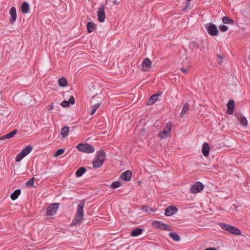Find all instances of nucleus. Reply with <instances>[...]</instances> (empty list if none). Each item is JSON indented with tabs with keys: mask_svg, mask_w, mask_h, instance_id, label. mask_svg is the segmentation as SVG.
I'll return each instance as SVG.
<instances>
[{
	"mask_svg": "<svg viewBox=\"0 0 250 250\" xmlns=\"http://www.w3.org/2000/svg\"><path fill=\"white\" fill-rule=\"evenodd\" d=\"M84 204V201H82L79 203L76 214L72 222L71 226H76L77 224L81 223L84 215L83 208Z\"/></svg>",
	"mask_w": 250,
	"mask_h": 250,
	"instance_id": "f257e3e1",
	"label": "nucleus"
},
{
	"mask_svg": "<svg viewBox=\"0 0 250 250\" xmlns=\"http://www.w3.org/2000/svg\"><path fill=\"white\" fill-rule=\"evenodd\" d=\"M219 225L223 229L229 231L232 234L235 235H241V231L240 229L234 226L224 223H220Z\"/></svg>",
	"mask_w": 250,
	"mask_h": 250,
	"instance_id": "f03ea898",
	"label": "nucleus"
},
{
	"mask_svg": "<svg viewBox=\"0 0 250 250\" xmlns=\"http://www.w3.org/2000/svg\"><path fill=\"white\" fill-rule=\"evenodd\" d=\"M105 160V153L103 151H99L95 159L93 160L92 164L94 168L101 167Z\"/></svg>",
	"mask_w": 250,
	"mask_h": 250,
	"instance_id": "7ed1b4c3",
	"label": "nucleus"
},
{
	"mask_svg": "<svg viewBox=\"0 0 250 250\" xmlns=\"http://www.w3.org/2000/svg\"><path fill=\"white\" fill-rule=\"evenodd\" d=\"M76 148L80 151L87 153H93L95 150L94 147L92 145L88 144H80L77 145Z\"/></svg>",
	"mask_w": 250,
	"mask_h": 250,
	"instance_id": "20e7f679",
	"label": "nucleus"
},
{
	"mask_svg": "<svg viewBox=\"0 0 250 250\" xmlns=\"http://www.w3.org/2000/svg\"><path fill=\"white\" fill-rule=\"evenodd\" d=\"M32 149L33 147L31 146H26L16 157V161L17 162L21 161L32 151Z\"/></svg>",
	"mask_w": 250,
	"mask_h": 250,
	"instance_id": "39448f33",
	"label": "nucleus"
},
{
	"mask_svg": "<svg viewBox=\"0 0 250 250\" xmlns=\"http://www.w3.org/2000/svg\"><path fill=\"white\" fill-rule=\"evenodd\" d=\"M172 127V124L171 122L167 123L163 131L160 132L158 136L161 139H166L167 138L170 134Z\"/></svg>",
	"mask_w": 250,
	"mask_h": 250,
	"instance_id": "423d86ee",
	"label": "nucleus"
},
{
	"mask_svg": "<svg viewBox=\"0 0 250 250\" xmlns=\"http://www.w3.org/2000/svg\"><path fill=\"white\" fill-rule=\"evenodd\" d=\"M152 226L156 229H163L166 231H171V228L160 221H155L152 222Z\"/></svg>",
	"mask_w": 250,
	"mask_h": 250,
	"instance_id": "0eeeda50",
	"label": "nucleus"
},
{
	"mask_svg": "<svg viewBox=\"0 0 250 250\" xmlns=\"http://www.w3.org/2000/svg\"><path fill=\"white\" fill-rule=\"evenodd\" d=\"M58 208V203H55L52 204L47 208L46 215L47 216L54 215L57 212Z\"/></svg>",
	"mask_w": 250,
	"mask_h": 250,
	"instance_id": "6e6552de",
	"label": "nucleus"
},
{
	"mask_svg": "<svg viewBox=\"0 0 250 250\" xmlns=\"http://www.w3.org/2000/svg\"><path fill=\"white\" fill-rule=\"evenodd\" d=\"M206 28L208 33L211 36H216L218 31L217 27L212 23H208L206 25Z\"/></svg>",
	"mask_w": 250,
	"mask_h": 250,
	"instance_id": "1a4fd4ad",
	"label": "nucleus"
},
{
	"mask_svg": "<svg viewBox=\"0 0 250 250\" xmlns=\"http://www.w3.org/2000/svg\"><path fill=\"white\" fill-rule=\"evenodd\" d=\"M104 5L102 4L99 7L97 11V17L98 20L101 22H103L105 20V15L104 13Z\"/></svg>",
	"mask_w": 250,
	"mask_h": 250,
	"instance_id": "9d476101",
	"label": "nucleus"
},
{
	"mask_svg": "<svg viewBox=\"0 0 250 250\" xmlns=\"http://www.w3.org/2000/svg\"><path fill=\"white\" fill-rule=\"evenodd\" d=\"M204 187V185L202 183L197 182L190 188V191L193 193H197L201 192L203 189Z\"/></svg>",
	"mask_w": 250,
	"mask_h": 250,
	"instance_id": "9b49d317",
	"label": "nucleus"
},
{
	"mask_svg": "<svg viewBox=\"0 0 250 250\" xmlns=\"http://www.w3.org/2000/svg\"><path fill=\"white\" fill-rule=\"evenodd\" d=\"M151 62L147 58L145 59L142 63V71L146 72L148 71L151 67Z\"/></svg>",
	"mask_w": 250,
	"mask_h": 250,
	"instance_id": "f8f14e48",
	"label": "nucleus"
},
{
	"mask_svg": "<svg viewBox=\"0 0 250 250\" xmlns=\"http://www.w3.org/2000/svg\"><path fill=\"white\" fill-rule=\"evenodd\" d=\"M178 211L177 208L174 206H169L165 209V214L167 216H170L175 214Z\"/></svg>",
	"mask_w": 250,
	"mask_h": 250,
	"instance_id": "ddd939ff",
	"label": "nucleus"
},
{
	"mask_svg": "<svg viewBox=\"0 0 250 250\" xmlns=\"http://www.w3.org/2000/svg\"><path fill=\"white\" fill-rule=\"evenodd\" d=\"M9 14L10 15L9 22L10 23L13 24L17 19V12L15 7H12L11 8Z\"/></svg>",
	"mask_w": 250,
	"mask_h": 250,
	"instance_id": "4468645a",
	"label": "nucleus"
},
{
	"mask_svg": "<svg viewBox=\"0 0 250 250\" xmlns=\"http://www.w3.org/2000/svg\"><path fill=\"white\" fill-rule=\"evenodd\" d=\"M235 116L236 118L243 126H246L248 125V121L246 118L240 113H236Z\"/></svg>",
	"mask_w": 250,
	"mask_h": 250,
	"instance_id": "2eb2a0df",
	"label": "nucleus"
},
{
	"mask_svg": "<svg viewBox=\"0 0 250 250\" xmlns=\"http://www.w3.org/2000/svg\"><path fill=\"white\" fill-rule=\"evenodd\" d=\"M210 149V148L208 143H204L203 145L202 152L205 157L208 156Z\"/></svg>",
	"mask_w": 250,
	"mask_h": 250,
	"instance_id": "dca6fc26",
	"label": "nucleus"
},
{
	"mask_svg": "<svg viewBox=\"0 0 250 250\" xmlns=\"http://www.w3.org/2000/svg\"><path fill=\"white\" fill-rule=\"evenodd\" d=\"M132 176V173L129 170H127L122 173L121 178L125 181H128L130 180Z\"/></svg>",
	"mask_w": 250,
	"mask_h": 250,
	"instance_id": "f3484780",
	"label": "nucleus"
},
{
	"mask_svg": "<svg viewBox=\"0 0 250 250\" xmlns=\"http://www.w3.org/2000/svg\"><path fill=\"white\" fill-rule=\"evenodd\" d=\"M234 102L232 100L229 101L227 104L228 113L229 114H232L234 108Z\"/></svg>",
	"mask_w": 250,
	"mask_h": 250,
	"instance_id": "a211bd4d",
	"label": "nucleus"
},
{
	"mask_svg": "<svg viewBox=\"0 0 250 250\" xmlns=\"http://www.w3.org/2000/svg\"><path fill=\"white\" fill-rule=\"evenodd\" d=\"M17 130H14L13 131L8 133L6 135L0 137V140L2 141L5 139H10L13 137L17 133Z\"/></svg>",
	"mask_w": 250,
	"mask_h": 250,
	"instance_id": "6ab92c4d",
	"label": "nucleus"
},
{
	"mask_svg": "<svg viewBox=\"0 0 250 250\" xmlns=\"http://www.w3.org/2000/svg\"><path fill=\"white\" fill-rule=\"evenodd\" d=\"M29 5L27 2H23L21 5V11L24 14H27L29 11Z\"/></svg>",
	"mask_w": 250,
	"mask_h": 250,
	"instance_id": "aec40b11",
	"label": "nucleus"
},
{
	"mask_svg": "<svg viewBox=\"0 0 250 250\" xmlns=\"http://www.w3.org/2000/svg\"><path fill=\"white\" fill-rule=\"evenodd\" d=\"M160 94H154L152 95L149 99L147 104V105H152L153 104L157 101L158 96Z\"/></svg>",
	"mask_w": 250,
	"mask_h": 250,
	"instance_id": "412c9836",
	"label": "nucleus"
},
{
	"mask_svg": "<svg viewBox=\"0 0 250 250\" xmlns=\"http://www.w3.org/2000/svg\"><path fill=\"white\" fill-rule=\"evenodd\" d=\"M86 26L88 32L91 33L95 29L96 25L93 22H88Z\"/></svg>",
	"mask_w": 250,
	"mask_h": 250,
	"instance_id": "4be33fe9",
	"label": "nucleus"
},
{
	"mask_svg": "<svg viewBox=\"0 0 250 250\" xmlns=\"http://www.w3.org/2000/svg\"><path fill=\"white\" fill-rule=\"evenodd\" d=\"M189 105L188 103H186L184 104L182 111L180 113V117L183 118L184 115L188 112L189 109Z\"/></svg>",
	"mask_w": 250,
	"mask_h": 250,
	"instance_id": "5701e85b",
	"label": "nucleus"
},
{
	"mask_svg": "<svg viewBox=\"0 0 250 250\" xmlns=\"http://www.w3.org/2000/svg\"><path fill=\"white\" fill-rule=\"evenodd\" d=\"M142 232H143V229H141L140 228H137V229H133L131 231L130 235L132 236L135 237V236H137L140 235L141 234H142Z\"/></svg>",
	"mask_w": 250,
	"mask_h": 250,
	"instance_id": "b1692460",
	"label": "nucleus"
},
{
	"mask_svg": "<svg viewBox=\"0 0 250 250\" xmlns=\"http://www.w3.org/2000/svg\"><path fill=\"white\" fill-rule=\"evenodd\" d=\"M58 83L61 87H66L67 85V81L64 77H62L58 80Z\"/></svg>",
	"mask_w": 250,
	"mask_h": 250,
	"instance_id": "393cba45",
	"label": "nucleus"
},
{
	"mask_svg": "<svg viewBox=\"0 0 250 250\" xmlns=\"http://www.w3.org/2000/svg\"><path fill=\"white\" fill-rule=\"evenodd\" d=\"M69 130V128L68 126L63 127L61 130V135L63 138H65L67 135Z\"/></svg>",
	"mask_w": 250,
	"mask_h": 250,
	"instance_id": "a878e982",
	"label": "nucleus"
},
{
	"mask_svg": "<svg viewBox=\"0 0 250 250\" xmlns=\"http://www.w3.org/2000/svg\"><path fill=\"white\" fill-rule=\"evenodd\" d=\"M169 235L175 241L180 240V236L175 232H170L169 233Z\"/></svg>",
	"mask_w": 250,
	"mask_h": 250,
	"instance_id": "bb28decb",
	"label": "nucleus"
},
{
	"mask_svg": "<svg viewBox=\"0 0 250 250\" xmlns=\"http://www.w3.org/2000/svg\"><path fill=\"white\" fill-rule=\"evenodd\" d=\"M86 169L83 167L79 168L76 172V175L78 177H81L85 172Z\"/></svg>",
	"mask_w": 250,
	"mask_h": 250,
	"instance_id": "cd10ccee",
	"label": "nucleus"
},
{
	"mask_svg": "<svg viewBox=\"0 0 250 250\" xmlns=\"http://www.w3.org/2000/svg\"><path fill=\"white\" fill-rule=\"evenodd\" d=\"M21 190L17 189L11 195V198L12 200H16L19 195L21 194Z\"/></svg>",
	"mask_w": 250,
	"mask_h": 250,
	"instance_id": "c85d7f7f",
	"label": "nucleus"
},
{
	"mask_svg": "<svg viewBox=\"0 0 250 250\" xmlns=\"http://www.w3.org/2000/svg\"><path fill=\"white\" fill-rule=\"evenodd\" d=\"M222 21L225 24H233V21L227 16L224 17L222 18Z\"/></svg>",
	"mask_w": 250,
	"mask_h": 250,
	"instance_id": "c756f323",
	"label": "nucleus"
},
{
	"mask_svg": "<svg viewBox=\"0 0 250 250\" xmlns=\"http://www.w3.org/2000/svg\"><path fill=\"white\" fill-rule=\"evenodd\" d=\"M34 180H35V178H32L31 180L27 181L26 183V186L27 187H34Z\"/></svg>",
	"mask_w": 250,
	"mask_h": 250,
	"instance_id": "7c9ffc66",
	"label": "nucleus"
},
{
	"mask_svg": "<svg viewBox=\"0 0 250 250\" xmlns=\"http://www.w3.org/2000/svg\"><path fill=\"white\" fill-rule=\"evenodd\" d=\"M121 185V183L119 181H116L112 183L111 187L112 188H116L120 187Z\"/></svg>",
	"mask_w": 250,
	"mask_h": 250,
	"instance_id": "2f4dec72",
	"label": "nucleus"
},
{
	"mask_svg": "<svg viewBox=\"0 0 250 250\" xmlns=\"http://www.w3.org/2000/svg\"><path fill=\"white\" fill-rule=\"evenodd\" d=\"M64 152V149H58L54 155L55 157H58L61 155Z\"/></svg>",
	"mask_w": 250,
	"mask_h": 250,
	"instance_id": "473e14b6",
	"label": "nucleus"
},
{
	"mask_svg": "<svg viewBox=\"0 0 250 250\" xmlns=\"http://www.w3.org/2000/svg\"><path fill=\"white\" fill-rule=\"evenodd\" d=\"M142 210L146 212H153L154 210L150 207L147 206H145L142 208Z\"/></svg>",
	"mask_w": 250,
	"mask_h": 250,
	"instance_id": "72a5a7b5",
	"label": "nucleus"
},
{
	"mask_svg": "<svg viewBox=\"0 0 250 250\" xmlns=\"http://www.w3.org/2000/svg\"><path fill=\"white\" fill-rule=\"evenodd\" d=\"M219 28L220 30L222 32H225L228 30V27L225 25H220Z\"/></svg>",
	"mask_w": 250,
	"mask_h": 250,
	"instance_id": "f704fd0d",
	"label": "nucleus"
},
{
	"mask_svg": "<svg viewBox=\"0 0 250 250\" xmlns=\"http://www.w3.org/2000/svg\"><path fill=\"white\" fill-rule=\"evenodd\" d=\"M61 105L63 107H67L70 104H69L68 101L64 100L61 103Z\"/></svg>",
	"mask_w": 250,
	"mask_h": 250,
	"instance_id": "c9c22d12",
	"label": "nucleus"
},
{
	"mask_svg": "<svg viewBox=\"0 0 250 250\" xmlns=\"http://www.w3.org/2000/svg\"><path fill=\"white\" fill-rule=\"evenodd\" d=\"M75 99L73 96H71L70 99L68 100V102L69 104H75Z\"/></svg>",
	"mask_w": 250,
	"mask_h": 250,
	"instance_id": "e433bc0d",
	"label": "nucleus"
},
{
	"mask_svg": "<svg viewBox=\"0 0 250 250\" xmlns=\"http://www.w3.org/2000/svg\"><path fill=\"white\" fill-rule=\"evenodd\" d=\"M217 56L218 58V62L221 63L223 60V56L221 54H217Z\"/></svg>",
	"mask_w": 250,
	"mask_h": 250,
	"instance_id": "4c0bfd02",
	"label": "nucleus"
},
{
	"mask_svg": "<svg viewBox=\"0 0 250 250\" xmlns=\"http://www.w3.org/2000/svg\"><path fill=\"white\" fill-rule=\"evenodd\" d=\"M100 105H101V103L99 102V103L95 104L94 105H93L92 107V108H93L96 110L100 106Z\"/></svg>",
	"mask_w": 250,
	"mask_h": 250,
	"instance_id": "58836bf2",
	"label": "nucleus"
},
{
	"mask_svg": "<svg viewBox=\"0 0 250 250\" xmlns=\"http://www.w3.org/2000/svg\"><path fill=\"white\" fill-rule=\"evenodd\" d=\"M181 71L184 73H187L188 71V68H182Z\"/></svg>",
	"mask_w": 250,
	"mask_h": 250,
	"instance_id": "ea45409f",
	"label": "nucleus"
},
{
	"mask_svg": "<svg viewBox=\"0 0 250 250\" xmlns=\"http://www.w3.org/2000/svg\"><path fill=\"white\" fill-rule=\"evenodd\" d=\"M48 110H52L54 109L53 103H52L49 106H48Z\"/></svg>",
	"mask_w": 250,
	"mask_h": 250,
	"instance_id": "a19ab883",
	"label": "nucleus"
},
{
	"mask_svg": "<svg viewBox=\"0 0 250 250\" xmlns=\"http://www.w3.org/2000/svg\"><path fill=\"white\" fill-rule=\"evenodd\" d=\"M204 250H216L215 248L210 247L205 249Z\"/></svg>",
	"mask_w": 250,
	"mask_h": 250,
	"instance_id": "79ce46f5",
	"label": "nucleus"
},
{
	"mask_svg": "<svg viewBox=\"0 0 250 250\" xmlns=\"http://www.w3.org/2000/svg\"><path fill=\"white\" fill-rule=\"evenodd\" d=\"M96 111V110L95 109L92 108V110H91V111L90 112V114L91 115H93L95 113Z\"/></svg>",
	"mask_w": 250,
	"mask_h": 250,
	"instance_id": "37998d69",
	"label": "nucleus"
},
{
	"mask_svg": "<svg viewBox=\"0 0 250 250\" xmlns=\"http://www.w3.org/2000/svg\"><path fill=\"white\" fill-rule=\"evenodd\" d=\"M113 4H116V5H118L119 3V2H117L116 0L113 1Z\"/></svg>",
	"mask_w": 250,
	"mask_h": 250,
	"instance_id": "c03bdc74",
	"label": "nucleus"
},
{
	"mask_svg": "<svg viewBox=\"0 0 250 250\" xmlns=\"http://www.w3.org/2000/svg\"><path fill=\"white\" fill-rule=\"evenodd\" d=\"M248 59L250 61V54L249 55V56H248Z\"/></svg>",
	"mask_w": 250,
	"mask_h": 250,
	"instance_id": "a18cd8bd",
	"label": "nucleus"
},
{
	"mask_svg": "<svg viewBox=\"0 0 250 250\" xmlns=\"http://www.w3.org/2000/svg\"><path fill=\"white\" fill-rule=\"evenodd\" d=\"M186 9H187V7L185 8L184 9V10H185Z\"/></svg>",
	"mask_w": 250,
	"mask_h": 250,
	"instance_id": "49530a36",
	"label": "nucleus"
},
{
	"mask_svg": "<svg viewBox=\"0 0 250 250\" xmlns=\"http://www.w3.org/2000/svg\"><path fill=\"white\" fill-rule=\"evenodd\" d=\"M188 0V1H191V0Z\"/></svg>",
	"mask_w": 250,
	"mask_h": 250,
	"instance_id": "de8ad7c7",
	"label": "nucleus"
}]
</instances>
